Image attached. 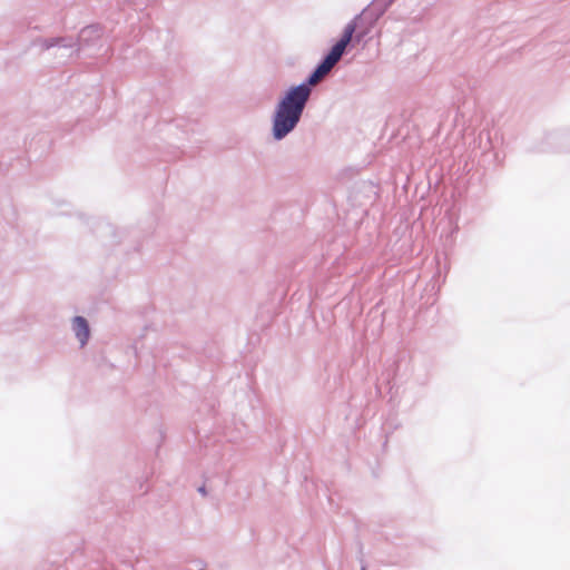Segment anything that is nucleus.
Returning <instances> with one entry per match:
<instances>
[{"instance_id":"f257e3e1","label":"nucleus","mask_w":570,"mask_h":570,"mask_svg":"<svg viewBox=\"0 0 570 570\" xmlns=\"http://www.w3.org/2000/svg\"><path fill=\"white\" fill-rule=\"evenodd\" d=\"M355 30L356 24L354 21L347 23L341 39L332 47L328 55L309 76L307 83L291 88L282 99L274 118L273 131L275 139H282L296 126L311 95L308 86L317 85L340 61Z\"/></svg>"},{"instance_id":"f03ea898","label":"nucleus","mask_w":570,"mask_h":570,"mask_svg":"<svg viewBox=\"0 0 570 570\" xmlns=\"http://www.w3.org/2000/svg\"><path fill=\"white\" fill-rule=\"evenodd\" d=\"M73 331L77 338L80 341L81 346H83L90 334L87 321L81 316H76L73 318Z\"/></svg>"}]
</instances>
